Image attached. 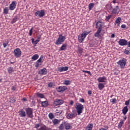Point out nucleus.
Listing matches in <instances>:
<instances>
[{"label": "nucleus", "mask_w": 130, "mask_h": 130, "mask_svg": "<svg viewBox=\"0 0 130 130\" xmlns=\"http://www.w3.org/2000/svg\"><path fill=\"white\" fill-rule=\"evenodd\" d=\"M99 130H108V129L106 128H101L99 129Z\"/></svg>", "instance_id": "69168bd1"}, {"label": "nucleus", "mask_w": 130, "mask_h": 130, "mask_svg": "<svg viewBox=\"0 0 130 130\" xmlns=\"http://www.w3.org/2000/svg\"><path fill=\"white\" fill-rule=\"evenodd\" d=\"M118 74H119V72H118V71L114 72V75L115 76H117Z\"/></svg>", "instance_id": "6e6d98bb"}, {"label": "nucleus", "mask_w": 130, "mask_h": 130, "mask_svg": "<svg viewBox=\"0 0 130 130\" xmlns=\"http://www.w3.org/2000/svg\"><path fill=\"white\" fill-rule=\"evenodd\" d=\"M40 37H38L37 40H36V41H35L34 38L31 39L32 43L35 45H36L37 44H38V43L40 42Z\"/></svg>", "instance_id": "aec40b11"}, {"label": "nucleus", "mask_w": 130, "mask_h": 130, "mask_svg": "<svg viewBox=\"0 0 130 130\" xmlns=\"http://www.w3.org/2000/svg\"><path fill=\"white\" fill-rule=\"evenodd\" d=\"M37 96L40 98V99H44V95L42 93H37Z\"/></svg>", "instance_id": "72a5a7b5"}, {"label": "nucleus", "mask_w": 130, "mask_h": 130, "mask_svg": "<svg viewBox=\"0 0 130 130\" xmlns=\"http://www.w3.org/2000/svg\"><path fill=\"white\" fill-rule=\"evenodd\" d=\"M78 53L79 54H81L83 53V49L81 48H79L78 50Z\"/></svg>", "instance_id": "de8ad7c7"}, {"label": "nucleus", "mask_w": 130, "mask_h": 130, "mask_svg": "<svg viewBox=\"0 0 130 130\" xmlns=\"http://www.w3.org/2000/svg\"><path fill=\"white\" fill-rule=\"evenodd\" d=\"M79 102L85 103V100L82 98H80L79 99Z\"/></svg>", "instance_id": "3c124183"}, {"label": "nucleus", "mask_w": 130, "mask_h": 130, "mask_svg": "<svg viewBox=\"0 0 130 130\" xmlns=\"http://www.w3.org/2000/svg\"><path fill=\"white\" fill-rule=\"evenodd\" d=\"M54 85L53 82H50L48 83V86L49 88H52L53 86Z\"/></svg>", "instance_id": "a18cd8bd"}, {"label": "nucleus", "mask_w": 130, "mask_h": 130, "mask_svg": "<svg viewBox=\"0 0 130 130\" xmlns=\"http://www.w3.org/2000/svg\"><path fill=\"white\" fill-rule=\"evenodd\" d=\"M49 117L50 119H52L53 118H54V116L52 113H49Z\"/></svg>", "instance_id": "37998d69"}, {"label": "nucleus", "mask_w": 130, "mask_h": 130, "mask_svg": "<svg viewBox=\"0 0 130 130\" xmlns=\"http://www.w3.org/2000/svg\"><path fill=\"white\" fill-rule=\"evenodd\" d=\"M129 101H130V100H128V101H125V105H127V106L129 105Z\"/></svg>", "instance_id": "8fccbe9b"}, {"label": "nucleus", "mask_w": 130, "mask_h": 130, "mask_svg": "<svg viewBox=\"0 0 130 130\" xmlns=\"http://www.w3.org/2000/svg\"><path fill=\"white\" fill-rule=\"evenodd\" d=\"M119 45L120 46H125L127 45V41L125 39H120L118 42Z\"/></svg>", "instance_id": "2eb2a0df"}, {"label": "nucleus", "mask_w": 130, "mask_h": 130, "mask_svg": "<svg viewBox=\"0 0 130 130\" xmlns=\"http://www.w3.org/2000/svg\"><path fill=\"white\" fill-rule=\"evenodd\" d=\"M126 45H128V47L130 48V41H129L128 42H127V44Z\"/></svg>", "instance_id": "680f3d73"}, {"label": "nucleus", "mask_w": 130, "mask_h": 130, "mask_svg": "<svg viewBox=\"0 0 130 130\" xmlns=\"http://www.w3.org/2000/svg\"><path fill=\"white\" fill-rule=\"evenodd\" d=\"M112 3L113 4H117V0H113Z\"/></svg>", "instance_id": "052dcab7"}, {"label": "nucleus", "mask_w": 130, "mask_h": 130, "mask_svg": "<svg viewBox=\"0 0 130 130\" xmlns=\"http://www.w3.org/2000/svg\"><path fill=\"white\" fill-rule=\"evenodd\" d=\"M9 41H8V40H5L3 41L2 43L3 44L4 48H6L7 47V46L9 45Z\"/></svg>", "instance_id": "393cba45"}, {"label": "nucleus", "mask_w": 130, "mask_h": 130, "mask_svg": "<svg viewBox=\"0 0 130 130\" xmlns=\"http://www.w3.org/2000/svg\"><path fill=\"white\" fill-rule=\"evenodd\" d=\"M14 56H15L16 58H19L22 54V51H21L20 48H16L14 50Z\"/></svg>", "instance_id": "0eeeda50"}, {"label": "nucleus", "mask_w": 130, "mask_h": 130, "mask_svg": "<svg viewBox=\"0 0 130 130\" xmlns=\"http://www.w3.org/2000/svg\"><path fill=\"white\" fill-rule=\"evenodd\" d=\"M71 82L69 80H66L64 81V82H63V85H69L71 84Z\"/></svg>", "instance_id": "473e14b6"}, {"label": "nucleus", "mask_w": 130, "mask_h": 130, "mask_svg": "<svg viewBox=\"0 0 130 130\" xmlns=\"http://www.w3.org/2000/svg\"><path fill=\"white\" fill-rule=\"evenodd\" d=\"M22 101L24 102H26L27 101V99L26 98H24L23 99H22Z\"/></svg>", "instance_id": "bf43d9fd"}, {"label": "nucleus", "mask_w": 130, "mask_h": 130, "mask_svg": "<svg viewBox=\"0 0 130 130\" xmlns=\"http://www.w3.org/2000/svg\"><path fill=\"white\" fill-rule=\"evenodd\" d=\"M8 71L9 74H12L14 72V69L12 67H9L8 68Z\"/></svg>", "instance_id": "f704fd0d"}, {"label": "nucleus", "mask_w": 130, "mask_h": 130, "mask_svg": "<svg viewBox=\"0 0 130 130\" xmlns=\"http://www.w3.org/2000/svg\"><path fill=\"white\" fill-rule=\"evenodd\" d=\"M74 102L73 101H71L70 102V105H73Z\"/></svg>", "instance_id": "0e129e2a"}, {"label": "nucleus", "mask_w": 130, "mask_h": 130, "mask_svg": "<svg viewBox=\"0 0 130 130\" xmlns=\"http://www.w3.org/2000/svg\"><path fill=\"white\" fill-rule=\"evenodd\" d=\"M94 6H95V4H94L93 3H90L88 6L89 10L91 11L92 9L93 8Z\"/></svg>", "instance_id": "2f4dec72"}, {"label": "nucleus", "mask_w": 130, "mask_h": 130, "mask_svg": "<svg viewBox=\"0 0 130 130\" xmlns=\"http://www.w3.org/2000/svg\"><path fill=\"white\" fill-rule=\"evenodd\" d=\"M32 30H33V27H32L31 28H30V29L29 30V35L30 36H32Z\"/></svg>", "instance_id": "09e8293b"}, {"label": "nucleus", "mask_w": 130, "mask_h": 130, "mask_svg": "<svg viewBox=\"0 0 130 130\" xmlns=\"http://www.w3.org/2000/svg\"><path fill=\"white\" fill-rule=\"evenodd\" d=\"M111 18H112V15H108V16H106L105 20L106 21H109V20L111 19Z\"/></svg>", "instance_id": "79ce46f5"}, {"label": "nucleus", "mask_w": 130, "mask_h": 130, "mask_svg": "<svg viewBox=\"0 0 130 130\" xmlns=\"http://www.w3.org/2000/svg\"><path fill=\"white\" fill-rule=\"evenodd\" d=\"M109 11H110L111 14H119L120 12V8L118 6H115L114 8H112V7L111 6L110 8L109 9Z\"/></svg>", "instance_id": "39448f33"}, {"label": "nucleus", "mask_w": 130, "mask_h": 130, "mask_svg": "<svg viewBox=\"0 0 130 130\" xmlns=\"http://www.w3.org/2000/svg\"><path fill=\"white\" fill-rule=\"evenodd\" d=\"M101 31H102L101 30H97L96 32H95V34H94V37L99 38L101 36V35L100 34L101 33Z\"/></svg>", "instance_id": "c85d7f7f"}, {"label": "nucleus", "mask_w": 130, "mask_h": 130, "mask_svg": "<svg viewBox=\"0 0 130 130\" xmlns=\"http://www.w3.org/2000/svg\"><path fill=\"white\" fill-rule=\"evenodd\" d=\"M90 33L89 31L85 30L84 32H82L81 36L78 37V41L79 43H82L84 41L86 37Z\"/></svg>", "instance_id": "7ed1b4c3"}, {"label": "nucleus", "mask_w": 130, "mask_h": 130, "mask_svg": "<svg viewBox=\"0 0 130 130\" xmlns=\"http://www.w3.org/2000/svg\"><path fill=\"white\" fill-rule=\"evenodd\" d=\"M87 93L89 94V95H91L92 94V91L91 90H89L88 92H87Z\"/></svg>", "instance_id": "13d9d810"}, {"label": "nucleus", "mask_w": 130, "mask_h": 130, "mask_svg": "<svg viewBox=\"0 0 130 130\" xmlns=\"http://www.w3.org/2000/svg\"><path fill=\"white\" fill-rule=\"evenodd\" d=\"M63 104V101L62 100H55L53 105L54 107H56L58 105H61Z\"/></svg>", "instance_id": "9b49d317"}, {"label": "nucleus", "mask_w": 130, "mask_h": 130, "mask_svg": "<svg viewBox=\"0 0 130 130\" xmlns=\"http://www.w3.org/2000/svg\"><path fill=\"white\" fill-rule=\"evenodd\" d=\"M25 111L28 118H32L34 117L33 115V110L31 108H26Z\"/></svg>", "instance_id": "423d86ee"}, {"label": "nucleus", "mask_w": 130, "mask_h": 130, "mask_svg": "<svg viewBox=\"0 0 130 130\" xmlns=\"http://www.w3.org/2000/svg\"><path fill=\"white\" fill-rule=\"evenodd\" d=\"M105 83H99L98 84L99 89L100 90H102L103 88H105Z\"/></svg>", "instance_id": "412c9836"}, {"label": "nucleus", "mask_w": 130, "mask_h": 130, "mask_svg": "<svg viewBox=\"0 0 130 130\" xmlns=\"http://www.w3.org/2000/svg\"><path fill=\"white\" fill-rule=\"evenodd\" d=\"M40 126V124H36V125L35 126V127H36V128H38Z\"/></svg>", "instance_id": "864d4df0"}, {"label": "nucleus", "mask_w": 130, "mask_h": 130, "mask_svg": "<svg viewBox=\"0 0 130 130\" xmlns=\"http://www.w3.org/2000/svg\"><path fill=\"white\" fill-rule=\"evenodd\" d=\"M122 113H123V114H124V115H126L128 111V109L127 106L124 107L122 109Z\"/></svg>", "instance_id": "5701e85b"}, {"label": "nucleus", "mask_w": 130, "mask_h": 130, "mask_svg": "<svg viewBox=\"0 0 130 130\" xmlns=\"http://www.w3.org/2000/svg\"><path fill=\"white\" fill-rule=\"evenodd\" d=\"M126 118H127V117H124V120H126Z\"/></svg>", "instance_id": "774afa93"}, {"label": "nucleus", "mask_w": 130, "mask_h": 130, "mask_svg": "<svg viewBox=\"0 0 130 130\" xmlns=\"http://www.w3.org/2000/svg\"><path fill=\"white\" fill-rule=\"evenodd\" d=\"M121 21V18L120 17H118L116 20H115V23L117 24L118 26L120 25V22Z\"/></svg>", "instance_id": "cd10ccee"}, {"label": "nucleus", "mask_w": 130, "mask_h": 130, "mask_svg": "<svg viewBox=\"0 0 130 130\" xmlns=\"http://www.w3.org/2000/svg\"><path fill=\"white\" fill-rule=\"evenodd\" d=\"M69 69V68L68 67H61L58 68V71L60 72H65L67 71Z\"/></svg>", "instance_id": "6ab92c4d"}, {"label": "nucleus", "mask_w": 130, "mask_h": 130, "mask_svg": "<svg viewBox=\"0 0 130 130\" xmlns=\"http://www.w3.org/2000/svg\"><path fill=\"white\" fill-rule=\"evenodd\" d=\"M56 90L59 92L63 93L68 90V87L66 86H60L56 87Z\"/></svg>", "instance_id": "6e6552de"}, {"label": "nucleus", "mask_w": 130, "mask_h": 130, "mask_svg": "<svg viewBox=\"0 0 130 130\" xmlns=\"http://www.w3.org/2000/svg\"><path fill=\"white\" fill-rule=\"evenodd\" d=\"M10 63H11V64H14V62H10Z\"/></svg>", "instance_id": "338daca9"}, {"label": "nucleus", "mask_w": 130, "mask_h": 130, "mask_svg": "<svg viewBox=\"0 0 130 130\" xmlns=\"http://www.w3.org/2000/svg\"><path fill=\"white\" fill-rule=\"evenodd\" d=\"M58 123H59V120L56 119H54L53 120V123L54 124V125H56L57 124H58Z\"/></svg>", "instance_id": "a19ab883"}, {"label": "nucleus", "mask_w": 130, "mask_h": 130, "mask_svg": "<svg viewBox=\"0 0 130 130\" xmlns=\"http://www.w3.org/2000/svg\"><path fill=\"white\" fill-rule=\"evenodd\" d=\"M16 89V87L15 86H12V91H14Z\"/></svg>", "instance_id": "603ef678"}, {"label": "nucleus", "mask_w": 130, "mask_h": 130, "mask_svg": "<svg viewBox=\"0 0 130 130\" xmlns=\"http://www.w3.org/2000/svg\"><path fill=\"white\" fill-rule=\"evenodd\" d=\"M36 67L37 68H38V67H39V62H36Z\"/></svg>", "instance_id": "e2e57ef3"}, {"label": "nucleus", "mask_w": 130, "mask_h": 130, "mask_svg": "<svg viewBox=\"0 0 130 130\" xmlns=\"http://www.w3.org/2000/svg\"><path fill=\"white\" fill-rule=\"evenodd\" d=\"M17 19H18V17H14L12 20V24H14L17 21Z\"/></svg>", "instance_id": "ea45409f"}, {"label": "nucleus", "mask_w": 130, "mask_h": 130, "mask_svg": "<svg viewBox=\"0 0 130 130\" xmlns=\"http://www.w3.org/2000/svg\"><path fill=\"white\" fill-rule=\"evenodd\" d=\"M75 108L77 110L78 115H80L84 109V106L82 104L77 103L75 104Z\"/></svg>", "instance_id": "f257e3e1"}, {"label": "nucleus", "mask_w": 130, "mask_h": 130, "mask_svg": "<svg viewBox=\"0 0 130 130\" xmlns=\"http://www.w3.org/2000/svg\"><path fill=\"white\" fill-rule=\"evenodd\" d=\"M97 81L99 83H106L107 82V78L105 76L100 77L98 78Z\"/></svg>", "instance_id": "ddd939ff"}, {"label": "nucleus", "mask_w": 130, "mask_h": 130, "mask_svg": "<svg viewBox=\"0 0 130 130\" xmlns=\"http://www.w3.org/2000/svg\"><path fill=\"white\" fill-rule=\"evenodd\" d=\"M77 114L76 112L75 111H73L72 113H69L67 115V118L68 119H72L74 118H76V116H77Z\"/></svg>", "instance_id": "9d476101"}, {"label": "nucleus", "mask_w": 130, "mask_h": 130, "mask_svg": "<svg viewBox=\"0 0 130 130\" xmlns=\"http://www.w3.org/2000/svg\"><path fill=\"white\" fill-rule=\"evenodd\" d=\"M121 27L125 29V28H126V25H125V24H122L121 25Z\"/></svg>", "instance_id": "5fc2aeb1"}, {"label": "nucleus", "mask_w": 130, "mask_h": 130, "mask_svg": "<svg viewBox=\"0 0 130 130\" xmlns=\"http://www.w3.org/2000/svg\"><path fill=\"white\" fill-rule=\"evenodd\" d=\"M124 123V120L121 119V120H120V122H119V123H118V129H120V128L122 127V126H123Z\"/></svg>", "instance_id": "a878e982"}, {"label": "nucleus", "mask_w": 130, "mask_h": 130, "mask_svg": "<svg viewBox=\"0 0 130 130\" xmlns=\"http://www.w3.org/2000/svg\"><path fill=\"white\" fill-rule=\"evenodd\" d=\"M68 47V44H63L61 47L59 49V51H63L65 49H67V47Z\"/></svg>", "instance_id": "4be33fe9"}, {"label": "nucleus", "mask_w": 130, "mask_h": 130, "mask_svg": "<svg viewBox=\"0 0 130 130\" xmlns=\"http://www.w3.org/2000/svg\"><path fill=\"white\" fill-rule=\"evenodd\" d=\"M95 28H98V30L102 31L103 28V24H102V22L99 21L95 24Z\"/></svg>", "instance_id": "f3484780"}, {"label": "nucleus", "mask_w": 130, "mask_h": 130, "mask_svg": "<svg viewBox=\"0 0 130 130\" xmlns=\"http://www.w3.org/2000/svg\"><path fill=\"white\" fill-rule=\"evenodd\" d=\"M37 130H49V128L46 125H43L40 128H38Z\"/></svg>", "instance_id": "7c9ffc66"}, {"label": "nucleus", "mask_w": 130, "mask_h": 130, "mask_svg": "<svg viewBox=\"0 0 130 130\" xmlns=\"http://www.w3.org/2000/svg\"><path fill=\"white\" fill-rule=\"evenodd\" d=\"M115 35L114 34H112L111 35V38H112V39H114L115 38Z\"/></svg>", "instance_id": "4d7b16f0"}, {"label": "nucleus", "mask_w": 130, "mask_h": 130, "mask_svg": "<svg viewBox=\"0 0 130 130\" xmlns=\"http://www.w3.org/2000/svg\"><path fill=\"white\" fill-rule=\"evenodd\" d=\"M43 59V56L41 55L40 59H39L37 61V63H41L42 61V60Z\"/></svg>", "instance_id": "e433bc0d"}, {"label": "nucleus", "mask_w": 130, "mask_h": 130, "mask_svg": "<svg viewBox=\"0 0 130 130\" xmlns=\"http://www.w3.org/2000/svg\"><path fill=\"white\" fill-rule=\"evenodd\" d=\"M124 53L126 54V55H129V51L127 50V49H125L124 51Z\"/></svg>", "instance_id": "49530a36"}, {"label": "nucleus", "mask_w": 130, "mask_h": 130, "mask_svg": "<svg viewBox=\"0 0 130 130\" xmlns=\"http://www.w3.org/2000/svg\"><path fill=\"white\" fill-rule=\"evenodd\" d=\"M39 57V55L38 54H36L32 56L31 59L33 60H36L37 59H38Z\"/></svg>", "instance_id": "c756f323"}, {"label": "nucleus", "mask_w": 130, "mask_h": 130, "mask_svg": "<svg viewBox=\"0 0 130 130\" xmlns=\"http://www.w3.org/2000/svg\"><path fill=\"white\" fill-rule=\"evenodd\" d=\"M18 114L20 117H25L26 116V113L24 109H21L18 111Z\"/></svg>", "instance_id": "4468645a"}, {"label": "nucleus", "mask_w": 130, "mask_h": 130, "mask_svg": "<svg viewBox=\"0 0 130 130\" xmlns=\"http://www.w3.org/2000/svg\"><path fill=\"white\" fill-rule=\"evenodd\" d=\"M82 72L83 73H87L90 75V76H91V72L90 71H84V70H82Z\"/></svg>", "instance_id": "c03bdc74"}, {"label": "nucleus", "mask_w": 130, "mask_h": 130, "mask_svg": "<svg viewBox=\"0 0 130 130\" xmlns=\"http://www.w3.org/2000/svg\"><path fill=\"white\" fill-rule=\"evenodd\" d=\"M17 2L16 1H12L11 4L9 5V10L10 11H14L16 7Z\"/></svg>", "instance_id": "f8f14e48"}, {"label": "nucleus", "mask_w": 130, "mask_h": 130, "mask_svg": "<svg viewBox=\"0 0 130 130\" xmlns=\"http://www.w3.org/2000/svg\"><path fill=\"white\" fill-rule=\"evenodd\" d=\"M93 128V124L90 123L87 124L85 130H92Z\"/></svg>", "instance_id": "b1692460"}, {"label": "nucleus", "mask_w": 130, "mask_h": 130, "mask_svg": "<svg viewBox=\"0 0 130 130\" xmlns=\"http://www.w3.org/2000/svg\"><path fill=\"white\" fill-rule=\"evenodd\" d=\"M45 11L44 10H41L40 11H38L35 13V15L38 16L40 18H42L45 16Z\"/></svg>", "instance_id": "1a4fd4ad"}, {"label": "nucleus", "mask_w": 130, "mask_h": 130, "mask_svg": "<svg viewBox=\"0 0 130 130\" xmlns=\"http://www.w3.org/2000/svg\"><path fill=\"white\" fill-rule=\"evenodd\" d=\"M41 105L42 107L45 108L49 105L48 102L47 101L42 102Z\"/></svg>", "instance_id": "bb28decb"}, {"label": "nucleus", "mask_w": 130, "mask_h": 130, "mask_svg": "<svg viewBox=\"0 0 130 130\" xmlns=\"http://www.w3.org/2000/svg\"><path fill=\"white\" fill-rule=\"evenodd\" d=\"M9 12V9L7 7L4 9V13L5 14H8Z\"/></svg>", "instance_id": "4c0bfd02"}, {"label": "nucleus", "mask_w": 130, "mask_h": 130, "mask_svg": "<svg viewBox=\"0 0 130 130\" xmlns=\"http://www.w3.org/2000/svg\"><path fill=\"white\" fill-rule=\"evenodd\" d=\"M110 102L111 103H112L113 104H115L117 102V100L116 99V98H114L113 99H111L110 100Z\"/></svg>", "instance_id": "58836bf2"}, {"label": "nucleus", "mask_w": 130, "mask_h": 130, "mask_svg": "<svg viewBox=\"0 0 130 130\" xmlns=\"http://www.w3.org/2000/svg\"><path fill=\"white\" fill-rule=\"evenodd\" d=\"M126 63H127V59L123 58L122 59H121V60H119L117 63L120 66V68L121 69H124L125 65H126Z\"/></svg>", "instance_id": "20e7f679"}, {"label": "nucleus", "mask_w": 130, "mask_h": 130, "mask_svg": "<svg viewBox=\"0 0 130 130\" xmlns=\"http://www.w3.org/2000/svg\"><path fill=\"white\" fill-rule=\"evenodd\" d=\"M65 40L66 37L63 36L62 34H60L58 35V38L55 42V44L56 45H61L65 41Z\"/></svg>", "instance_id": "f03ea898"}, {"label": "nucleus", "mask_w": 130, "mask_h": 130, "mask_svg": "<svg viewBox=\"0 0 130 130\" xmlns=\"http://www.w3.org/2000/svg\"><path fill=\"white\" fill-rule=\"evenodd\" d=\"M63 124L66 130H70L72 128V126L67 121L63 122Z\"/></svg>", "instance_id": "dca6fc26"}, {"label": "nucleus", "mask_w": 130, "mask_h": 130, "mask_svg": "<svg viewBox=\"0 0 130 130\" xmlns=\"http://www.w3.org/2000/svg\"><path fill=\"white\" fill-rule=\"evenodd\" d=\"M64 126V124H63V122H62V123L58 127L59 130H63Z\"/></svg>", "instance_id": "c9c22d12"}, {"label": "nucleus", "mask_w": 130, "mask_h": 130, "mask_svg": "<svg viewBox=\"0 0 130 130\" xmlns=\"http://www.w3.org/2000/svg\"><path fill=\"white\" fill-rule=\"evenodd\" d=\"M47 73V70L46 68L41 69L40 71H39V74L42 75H46Z\"/></svg>", "instance_id": "a211bd4d"}]
</instances>
